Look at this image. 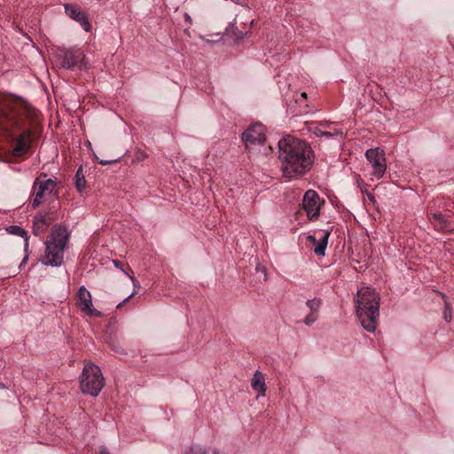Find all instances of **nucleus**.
Returning <instances> with one entry per match:
<instances>
[{
  "mask_svg": "<svg viewBox=\"0 0 454 454\" xmlns=\"http://www.w3.org/2000/svg\"><path fill=\"white\" fill-rule=\"evenodd\" d=\"M39 112L20 98L0 97V137L10 140L15 157L26 154L30 147L33 129Z\"/></svg>",
  "mask_w": 454,
  "mask_h": 454,
  "instance_id": "1",
  "label": "nucleus"
},
{
  "mask_svg": "<svg viewBox=\"0 0 454 454\" xmlns=\"http://www.w3.org/2000/svg\"><path fill=\"white\" fill-rule=\"evenodd\" d=\"M281 169L286 177H295L307 173L314 162V152L306 142L286 136L278 142Z\"/></svg>",
  "mask_w": 454,
  "mask_h": 454,
  "instance_id": "2",
  "label": "nucleus"
},
{
  "mask_svg": "<svg viewBox=\"0 0 454 454\" xmlns=\"http://www.w3.org/2000/svg\"><path fill=\"white\" fill-rule=\"evenodd\" d=\"M356 316L362 326L370 333H373L378 325L380 316V295L371 287H362L355 300Z\"/></svg>",
  "mask_w": 454,
  "mask_h": 454,
  "instance_id": "3",
  "label": "nucleus"
},
{
  "mask_svg": "<svg viewBox=\"0 0 454 454\" xmlns=\"http://www.w3.org/2000/svg\"><path fill=\"white\" fill-rule=\"evenodd\" d=\"M68 239L67 230L62 225H54L49 239L45 242V254L42 262L45 265L59 267L64 261V249Z\"/></svg>",
  "mask_w": 454,
  "mask_h": 454,
  "instance_id": "4",
  "label": "nucleus"
},
{
  "mask_svg": "<svg viewBox=\"0 0 454 454\" xmlns=\"http://www.w3.org/2000/svg\"><path fill=\"white\" fill-rule=\"evenodd\" d=\"M105 385V379L100 368L91 363L86 364L80 380L81 389L84 394L98 396Z\"/></svg>",
  "mask_w": 454,
  "mask_h": 454,
  "instance_id": "5",
  "label": "nucleus"
},
{
  "mask_svg": "<svg viewBox=\"0 0 454 454\" xmlns=\"http://www.w3.org/2000/svg\"><path fill=\"white\" fill-rule=\"evenodd\" d=\"M265 127L261 123L250 125L242 134V142L248 153L260 152L261 147L264 146Z\"/></svg>",
  "mask_w": 454,
  "mask_h": 454,
  "instance_id": "6",
  "label": "nucleus"
},
{
  "mask_svg": "<svg viewBox=\"0 0 454 454\" xmlns=\"http://www.w3.org/2000/svg\"><path fill=\"white\" fill-rule=\"evenodd\" d=\"M57 183L53 179L40 180L36 178L33 184L34 199L31 202L32 207L36 208L43 204L47 196L56 192Z\"/></svg>",
  "mask_w": 454,
  "mask_h": 454,
  "instance_id": "7",
  "label": "nucleus"
},
{
  "mask_svg": "<svg viewBox=\"0 0 454 454\" xmlns=\"http://www.w3.org/2000/svg\"><path fill=\"white\" fill-rule=\"evenodd\" d=\"M58 220V214L55 209L40 211L35 214L33 220V233L35 236L43 235L48 228Z\"/></svg>",
  "mask_w": 454,
  "mask_h": 454,
  "instance_id": "8",
  "label": "nucleus"
},
{
  "mask_svg": "<svg viewBox=\"0 0 454 454\" xmlns=\"http://www.w3.org/2000/svg\"><path fill=\"white\" fill-rule=\"evenodd\" d=\"M365 157L373 169L372 175L377 179L383 177L387 169L384 151L378 147L371 148L366 151Z\"/></svg>",
  "mask_w": 454,
  "mask_h": 454,
  "instance_id": "9",
  "label": "nucleus"
},
{
  "mask_svg": "<svg viewBox=\"0 0 454 454\" xmlns=\"http://www.w3.org/2000/svg\"><path fill=\"white\" fill-rule=\"evenodd\" d=\"M302 207L310 221L317 220L321 209V200L318 193L314 190L307 191L303 196Z\"/></svg>",
  "mask_w": 454,
  "mask_h": 454,
  "instance_id": "10",
  "label": "nucleus"
},
{
  "mask_svg": "<svg viewBox=\"0 0 454 454\" xmlns=\"http://www.w3.org/2000/svg\"><path fill=\"white\" fill-rule=\"evenodd\" d=\"M77 307L90 317H101L102 312L93 308L90 293L82 286L77 292Z\"/></svg>",
  "mask_w": 454,
  "mask_h": 454,
  "instance_id": "11",
  "label": "nucleus"
},
{
  "mask_svg": "<svg viewBox=\"0 0 454 454\" xmlns=\"http://www.w3.org/2000/svg\"><path fill=\"white\" fill-rule=\"evenodd\" d=\"M85 56L80 49H70L65 51L61 55V66L67 69L78 67L80 69L86 67L84 61Z\"/></svg>",
  "mask_w": 454,
  "mask_h": 454,
  "instance_id": "12",
  "label": "nucleus"
},
{
  "mask_svg": "<svg viewBox=\"0 0 454 454\" xmlns=\"http://www.w3.org/2000/svg\"><path fill=\"white\" fill-rule=\"evenodd\" d=\"M436 202L437 201L434 200L433 205L430 207L427 214L428 219L437 231L450 232L454 229V224L449 219V216L434 210V207L436 206Z\"/></svg>",
  "mask_w": 454,
  "mask_h": 454,
  "instance_id": "13",
  "label": "nucleus"
},
{
  "mask_svg": "<svg viewBox=\"0 0 454 454\" xmlns=\"http://www.w3.org/2000/svg\"><path fill=\"white\" fill-rule=\"evenodd\" d=\"M65 13L74 21L78 22L84 31L90 32L91 30V25L89 21L88 15L85 12L82 11L80 6L72 4H65Z\"/></svg>",
  "mask_w": 454,
  "mask_h": 454,
  "instance_id": "14",
  "label": "nucleus"
},
{
  "mask_svg": "<svg viewBox=\"0 0 454 454\" xmlns=\"http://www.w3.org/2000/svg\"><path fill=\"white\" fill-rule=\"evenodd\" d=\"M319 234L318 239L314 235H309L308 240L314 246L313 250L317 255H325L330 232L321 231Z\"/></svg>",
  "mask_w": 454,
  "mask_h": 454,
  "instance_id": "15",
  "label": "nucleus"
},
{
  "mask_svg": "<svg viewBox=\"0 0 454 454\" xmlns=\"http://www.w3.org/2000/svg\"><path fill=\"white\" fill-rule=\"evenodd\" d=\"M251 387L256 392H258L262 396H264L266 394V385H265V379L262 372L260 371H256L254 373L252 381H251Z\"/></svg>",
  "mask_w": 454,
  "mask_h": 454,
  "instance_id": "16",
  "label": "nucleus"
},
{
  "mask_svg": "<svg viewBox=\"0 0 454 454\" xmlns=\"http://www.w3.org/2000/svg\"><path fill=\"white\" fill-rule=\"evenodd\" d=\"M74 184L77 191L81 193L86 187V179L83 174L82 167L80 166L74 176Z\"/></svg>",
  "mask_w": 454,
  "mask_h": 454,
  "instance_id": "17",
  "label": "nucleus"
},
{
  "mask_svg": "<svg viewBox=\"0 0 454 454\" xmlns=\"http://www.w3.org/2000/svg\"><path fill=\"white\" fill-rule=\"evenodd\" d=\"M9 233L16 236H20L25 239V247L28 246V237L27 231L20 226L18 225H11L7 228Z\"/></svg>",
  "mask_w": 454,
  "mask_h": 454,
  "instance_id": "18",
  "label": "nucleus"
},
{
  "mask_svg": "<svg viewBox=\"0 0 454 454\" xmlns=\"http://www.w3.org/2000/svg\"><path fill=\"white\" fill-rule=\"evenodd\" d=\"M322 301L318 298H314L312 300H308L306 305L309 308L310 312L317 313L318 312L321 307Z\"/></svg>",
  "mask_w": 454,
  "mask_h": 454,
  "instance_id": "19",
  "label": "nucleus"
},
{
  "mask_svg": "<svg viewBox=\"0 0 454 454\" xmlns=\"http://www.w3.org/2000/svg\"><path fill=\"white\" fill-rule=\"evenodd\" d=\"M317 317H318V316L317 313L309 312V314H308L306 316V317L304 318V324L306 325H311L313 323H315L317 320Z\"/></svg>",
  "mask_w": 454,
  "mask_h": 454,
  "instance_id": "20",
  "label": "nucleus"
},
{
  "mask_svg": "<svg viewBox=\"0 0 454 454\" xmlns=\"http://www.w3.org/2000/svg\"><path fill=\"white\" fill-rule=\"evenodd\" d=\"M187 454H207V451L200 445H192Z\"/></svg>",
  "mask_w": 454,
  "mask_h": 454,
  "instance_id": "21",
  "label": "nucleus"
},
{
  "mask_svg": "<svg viewBox=\"0 0 454 454\" xmlns=\"http://www.w3.org/2000/svg\"><path fill=\"white\" fill-rule=\"evenodd\" d=\"M444 319L449 322L451 319V309L450 304L445 301V309L443 311Z\"/></svg>",
  "mask_w": 454,
  "mask_h": 454,
  "instance_id": "22",
  "label": "nucleus"
},
{
  "mask_svg": "<svg viewBox=\"0 0 454 454\" xmlns=\"http://www.w3.org/2000/svg\"><path fill=\"white\" fill-rule=\"evenodd\" d=\"M312 132H313L317 137H323L324 129H322V127H320V126H316V127H314V128H313Z\"/></svg>",
  "mask_w": 454,
  "mask_h": 454,
  "instance_id": "23",
  "label": "nucleus"
},
{
  "mask_svg": "<svg viewBox=\"0 0 454 454\" xmlns=\"http://www.w3.org/2000/svg\"><path fill=\"white\" fill-rule=\"evenodd\" d=\"M137 294V292L135 290L132 292L131 294H129L127 298H125L121 302H120L118 305H117V308H121V306H123L128 301H129V299H131L132 297H134L136 294Z\"/></svg>",
  "mask_w": 454,
  "mask_h": 454,
  "instance_id": "24",
  "label": "nucleus"
},
{
  "mask_svg": "<svg viewBox=\"0 0 454 454\" xmlns=\"http://www.w3.org/2000/svg\"><path fill=\"white\" fill-rule=\"evenodd\" d=\"M118 161V159H114V160H98V163L102 166H106V165H108V164H111V163H115Z\"/></svg>",
  "mask_w": 454,
  "mask_h": 454,
  "instance_id": "25",
  "label": "nucleus"
},
{
  "mask_svg": "<svg viewBox=\"0 0 454 454\" xmlns=\"http://www.w3.org/2000/svg\"><path fill=\"white\" fill-rule=\"evenodd\" d=\"M147 158V154L142 151H138L137 153H136V159L137 160H143Z\"/></svg>",
  "mask_w": 454,
  "mask_h": 454,
  "instance_id": "26",
  "label": "nucleus"
},
{
  "mask_svg": "<svg viewBox=\"0 0 454 454\" xmlns=\"http://www.w3.org/2000/svg\"><path fill=\"white\" fill-rule=\"evenodd\" d=\"M129 278L131 279L133 286L135 288H138L140 286L139 282L137 280V278L134 276L129 275V273L125 272Z\"/></svg>",
  "mask_w": 454,
  "mask_h": 454,
  "instance_id": "27",
  "label": "nucleus"
},
{
  "mask_svg": "<svg viewBox=\"0 0 454 454\" xmlns=\"http://www.w3.org/2000/svg\"><path fill=\"white\" fill-rule=\"evenodd\" d=\"M113 262H114V266H115L116 268L121 269L123 272H125V270L122 269V263H121V262L117 261V260H114Z\"/></svg>",
  "mask_w": 454,
  "mask_h": 454,
  "instance_id": "28",
  "label": "nucleus"
},
{
  "mask_svg": "<svg viewBox=\"0 0 454 454\" xmlns=\"http://www.w3.org/2000/svg\"><path fill=\"white\" fill-rule=\"evenodd\" d=\"M99 453H100V454H111V453L109 452V450H107V448H106V447H105V446H101V447L99 448Z\"/></svg>",
  "mask_w": 454,
  "mask_h": 454,
  "instance_id": "29",
  "label": "nucleus"
},
{
  "mask_svg": "<svg viewBox=\"0 0 454 454\" xmlns=\"http://www.w3.org/2000/svg\"><path fill=\"white\" fill-rule=\"evenodd\" d=\"M333 135H334V133L324 130L323 137H325L326 138H331L333 137Z\"/></svg>",
  "mask_w": 454,
  "mask_h": 454,
  "instance_id": "30",
  "label": "nucleus"
},
{
  "mask_svg": "<svg viewBox=\"0 0 454 454\" xmlns=\"http://www.w3.org/2000/svg\"><path fill=\"white\" fill-rule=\"evenodd\" d=\"M184 20L185 22H187L188 24H192V18L191 16L188 14V13H185L184 14Z\"/></svg>",
  "mask_w": 454,
  "mask_h": 454,
  "instance_id": "31",
  "label": "nucleus"
},
{
  "mask_svg": "<svg viewBox=\"0 0 454 454\" xmlns=\"http://www.w3.org/2000/svg\"><path fill=\"white\" fill-rule=\"evenodd\" d=\"M367 186H368V185H367L366 184H363V185H362V186H360L362 192L366 193V194H367V192H369L367 191Z\"/></svg>",
  "mask_w": 454,
  "mask_h": 454,
  "instance_id": "32",
  "label": "nucleus"
},
{
  "mask_svg": "<svg viewBox=\"0 0 454 454\" xmlns=\"http://www.w3.org/2000/svg\"><path fill=\"white\" fill-rule=\"evenodd\" d=\"M366 195L371 201L374 202V196L371 192H367Z\"/></svg>",
  "mask_w": 454,
  "mask_h": 454,
  "instance_id": "33",
  "label": "nucleus"
},
{
  "mask_svg": "<svg viewBox=\"0 0 454 454\" xmlns=\"http://www.w3.org/2000/svg\"><path fill=\"white\" fill-rule=\"evenodd\" d=\"M27 260V256H25L22 262L20 263V267H21L24 263H26Z\"/></svg>",
  "mask_w": 454,
  "mask_h": 454,
  "instance_id": "34",
  "label": "nucleus"
},
{
  "mask_svg": "<svg viewBox=\"0 0 454 454\" xmlns=\"http://www.w3.org/2000/svg\"><path fill=\"white\" fill-rule=\"evenodd\" d=\"M213 454H220L219 450H217V449H214V450H213Z\"/></svg>",
  "mask_w": 454,
  "mask_h": 454,
  "instance_id": "35",
  "label": "nucleus"
},
{
  "mask_svg": "<svg viewBox=\"0 0 454 454\" xmlns=\"http://www.w3.org/2000/svg\"><path fill=\"white\" fill-rule=\"evenodd\" d=\"M5 385L0 382V388H5Z\"/></svg>",
  "mask_w": 454,
  "mask_h": 454,
  "instance_id": "36",
  "label": "nucleus"
},
{
  "mask_svg": "<svg viewBox=\"0 0 454 454\" xmlns=\"http://www.w3.org/2000/svg\"><path fill=\"white\" fill-rule=\"evenodd\" d=\"M301 97H302V98H307V94H306L305 92H303V93L301 94Z\"/></svg>",
  "mask_w": 454,
  "mask_h": 454,
  "instance_id": "37",
  "label": "nucleus"
}]
</instances>
